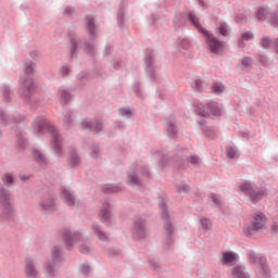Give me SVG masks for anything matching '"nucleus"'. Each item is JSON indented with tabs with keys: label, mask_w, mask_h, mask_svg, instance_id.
I'll use <instances>...</instances> for the list:
<instances>
[{
	"label": "nucleus",
	"mask_w": 278,
	"mask_h": 278,
	"mask_svg": "<svg viewBox=\"0 0 278 278\" xmlns=\"http://www.w3.org/2000/svg\"><path fill=\"white\" fill-rule=\"evenodd\" d=\"M195 108L197 114H200L201 116H210V114H213V116H220V108H218V104L215 102L208 103L206 106L200 104Z\"/></svg>",
	"instance_id": "obj_3"
},
{
	"label": "nucleus",
	"mask_w": 278,
	"mask_h": 278,
	"mask_svg": "<svg viewBox=\"0 0 278 278\" xmlns=\"http://www.w3.org/2000/svg\"><path fill=\"white\" fill-rule=\"evenodd\" d=\"M92 157H96V155H94V154H92Z\"/></svg>",
	"instance_id": "obj_51"
},
{
	"label": "nucleus",
	"mask_w": 278,
	"mask_h": 278,
	"mask_svg": "<svg viewBox=\"0 0 278 278\" xmlns=\"http://www.w3.org/2000/svg\"><path fill=\"white\" fill-rule=\"evenodd\" d=\"M48 270L51 273V267H48Z\"/></svg>",
	"instance_id": "obj_50"
},
{
	"label": "nucleus",
	"mask_w": 278,
	"mask_h": 278,
	"mask_svg": "<svg viewBox=\"0 0 278 278\" xmlns=\"http://www.w3.org/2000/svg\"><path fill=\"white\" fill-rule=\"evenodd\" d=\"M93 231L97 233L99 240H102V242H105L108 240V236L99 230V228H93Z\"/></svg>",
	"instance_id": "obj_21"
},
{
	"label": "nucleus",
	"mask_w": 278,
	"mask_h": 278,
	"mask_svg": "<svg viewBox=\"0 0 278 278\" xmlns=\"http://www.w3.org/2000/svg\"><path fill=\"white\" fill-rule=\"evenodd\" d=\"M81 128L83 129H89V130L93 129V131H101L103 129V127L101 126V124L99 122H94L92 124V122H90L89 119H85L81 123Z\"/></svg>",
	"instance_id": "obj_7"
},
{
	"label": "nucleus",
	"mask_w": 278,
	"mask_h": 278,
	"mask_svg": "<svg viewBox=\"0 0 278 278\" xmlns=\"http://www.w3.org/2000/svg\"><path fill=\"white\" fill-rule=\"evenodd\" d=\"M77 238H78L77 233H71V231L68 230L64 232V239L67 247H73V242H75Z\"/></svg>",
	"instance_id": "obj_11"
},
{
	"label": "nucleus",
	"mask_w": 278,
	"mask_h": 278,
	"mask_svg": "<svg viewBox=\"0 0 278 278\" xmlns=\"http://www.w3.org/2000/svg\"><path fill=\"white\" fill-rule=\"evenodd\" d=\"M86 21L88 23L89 33L94 34V20L92 17H86Z\"/></svg>",
	"instance_id": "obj_19"
},
{
	"label": "nucleus",
	"mask_w": 278,
	"mask_h": 278,
	"mask_svg": "<svg viewBox=\"0 0 278 278\" xmlns=\"http://www.w3.org/2000/svg\"><path fill=\"white\" fill-rule=\"evenodd\" d=\"M162 218L165 220V233L167 235V238H170V233H173V225H170V222L168 220V213H166V210H163Z\"/></svg>",
	"instance_id": "obj_10"
},
{
	"label": "nucleus",
	"mask_w": 278,
	"mask_h": 278,
	"mask_svg": "<svg viewBox=\"0 0 278 278\" xmlns=\"http://www.w3.org/2000/svg\"><path fill=\"white\" fill-rule=\"evenodd\" d=\"M36 66L34 65V63H28L26 66H25V74L26 75H31L35 71Z\"/></svg>",
	"instance_id": "obj_22"
},
{
	"label": "nucleus",
	"mask_w": 278,
	"mask_h": 278,
	"mask_svg": "<svg viewBox=\"0 0 278 278\" xmlns=\"http://www.w3.org/2000/svg\"><path fill=\"white\" fill-rule=\"evenodd\" d=\"M189 189H190V188H189L188 186H184V187H182V192H188Z\"/></svg>",
	"instance_id": "obj_47"
},
{
	"label": "nucleus",
	"mask_w": 278,
	"mask_h": 278,
	"mask_svg": "<svg viewBox=\"0 0 278 278\" xmlns=\"http://www.w3.org/2000/svg\"><path fill=\"white\" fill-rule=\"evenodd\" d=\"M217 36H229V27L227 23H220L216 29Z\"/></svg>",
	"instance_id": "obj_13"
},
{
	"label": "nucleus",
	"mask_w": 278,
	"mask_h": 278,
	"mask_svg": "<svg viewBox=\"0 0 278 278\" xmlns=\"http://www.w3.org/2000/svg\"><path fill=\"white\" fill-rule=\"evenodd\" d=\"M61 99L63 101H70L71 100V93L66 90H61Z\"/></svg>",
	"instance_id": "obj_26"
},
{
	"label": "nucleus",
	"mask_w": 278,
	"mask_h": 278,
	"mask_svg": "<svg viewBox=\"0 0 278 278\" xmlns=\"http://www.w3.org/2000/svg\"><path fill=\"white\" fill-rule=\"evenodd\" d=\"M226 151H227L228 157L233 159V157H238V155H239L238 152L236 151V149L232 147H228Z\"/></svg>",
	"instance_id": "obj_20"
},
{
	"label": "nucleus",
	"mask_w": 278,
	"mask_h": 278,
	"mask_svg": "<svg viewBox=\"0 0 278 278\" xmlns=\"http://www.w3.org/2000/svg\"><path fill=\"white\" fill-rule=\"evenodd\" d=\"M53 139H54L55 147H59L60 146V140L58 139V132L53 134Z\"/></svg>",
	"instance_id": "obj_39"
},
{
	"label": "nucleus",
	"mask_w": 278,
	"mask_h": 278,
	"mask_svg": "<svg viewBox=\"0 0 278 278\" xmlns=\"http://www.w3.org/2000/svg\"><path fill=\"white\" fill-rule=\"evenodd\" d=\"M260 62H261V64H266V58L260 56Z\"/></svg>",
	"instance_id": "obj_46"
},
{
	"label": "nucleus",
	"mask_w": 278,
	"mask_h": 278,
	"mask_svg": "<svg viewBox=\"0 0 278 278\" xmlns=\"http://www.w3.org/2000/svg\"><path fill=\"white\" fill-rule=\"evenodd\" d=\"M262 46L264 47V49H268L270 47V39L263 38Z\"/></svg>",
	"instance_id": "obj_32"
},
{
	"label": "nucleus",
	"mask_w": 278,
	"mask_h": 278,
	"mask_svg": "<svg viewBox=\"0 0 278 278\" xmlns=\"http://www.w3.org/2000/svg\"><path fill=\"white\" fill-rule=\"evenodd\" d=\"M134 236L137 238H144V225L136 223L134 227Z\"/></svg>",
	"instance_id": "obj_12"
},
{
	"label": "nucleus",
	"mask_w": 278,
	"mask_h": 278,
	"mask_svg": "<svg viewBox=\"0 0 278 278\" xmlns=\"http://www.w3.org/2000/svg\"><path fill=\"white\" fill-rule=\"evenodd\" d=\"M262 269L265 275H268V266L267 265H263Z\"/></svg>",
	"instance_id": "obj_44"
},
{
	"label": "nucleus",
	"mask_w": 278,
	"mask_h": 278,
	"mask_svg": "<svg viewBox=\"0 0 278 278\" xmlns=\"http://www.w3.org/2000/svg\"><path fill=\"white\" fill-rule=\"evenodd\" d=\"M189 18L191 23L203 34V36L206 38V43L208 46L211 53H220L223 51V42H220L214 35L210 34V31L205 30V28L201 27V23L199 22V18L193 13L189 14Z\"/></svg>",
	"instance_id": "obj_1"
},
{
	"label": "nucleus",
	"mask_w": 278,
	"mask_h": 278,
	"mask_svg": "<svg viewBox=\"0 0 278 278\" xmlns=\"http://www.w3.org/2000/svg\"><path fill=\"white\" fill-rule=\"evenodd\" d=\"M100 215L103 220H108L110 218V211L109 210L101 211Z\"/></svg>",
	"instance_id": "obj_30"
},
{
	"label": "nucleus",
	"mask_w": 278,
	"mask_h": 278,
	"mask_svg": "<svg viewBox=\"0 0 278 278\" xmlns=\"http://www.w3.org/2000/svg\"><path fill=\"white\" fill-rule=\"evenodd\" d=\"M41 207L45 210H52L53 208V201H49V202H41L40 203Z\"/></svg>",
	"instance_id": "obj_25"
},
{
	"label": "nucleus",
	"mask_w": 278,
	"mask_h": 278,
	"mask_svg": "<svg viewBox=\"0 0 278 278\" xmlns=\"http://www.w3.org/2000/svg\"><path fill=\"white\" fill-rule=\"evenodd\" d=\"M81 270L85 275H88L90 273V266L88 265H83Z\"/></svg>",
	"instance_id": "obj_34"
},
{
	"label": "nucleus",
	"mask_w": 278,
	"mask_h": 278,
	"mask_svg": "<svg viewBox=\"0 0 278 278\" xmlns=\"http://www.w3.org/2000/svg\"><path fill=\"white\" fill-rule=\"evenodd\" d=\"M266 9L262 8V9H258L257 13H256V16L258 18V21H264L266 18Z\"/></svg>",
	"instance_id": "obj_18"
},
{
	"label": "nucleus",
	"mask_w": 278,
	"mask_h": 278,
	"mask_svg": "<svg viewBox=\"0 0 278 278\" xmlns=\"http://www.w3.org/2000/svg\"><path fill=\"white\" fill-rule=\"evenodd\" d=\"M189 162L191 164H199V159L195 155H193V156H190Z\"/></svg>",
	"instance_id": "obj_36"
},
{
	"label": "nucleus",
	"mask_w": 278,
	"mask_h": 278,
	"mask_svg": "<svg viewBox=\"0 0 278 278\" xmlns=\"http://www.w3.org/2000/svg\"><path fill=\"white\" fill-rule=\"evenodd\" d=\"M240 190H241V192H244V194L250 197V199H252L253 203H257V201H260V199H262L264 197V194H266V192H264V191H256L255 189H253L251 184H248V182L241 185Z\"/></svg>",
	"instance_id": "obj_4"
},
{
	"label": "nucleus",
	"mask_w": 278,
	"mask_h": 278,
	"mask_svg": "<svg viewBox=\"0 0 278 278\" xmlns=\"http://www.w3.org/2000/svg\"><path fill=\"white\" fill-rule=\"evenodd\" d=\"M130 184H139L137 176H130Z\"/></svg>",
	"instance_id": "obj_40"
},
{
	"label": "nucleus",
	"mask_w": 278,
	"mask_h": 278,
	"mask_svg": "<svg viewBox=\"0 0 278 278\" xmlns=\"http://www.w3.org/2000/svg\"><path fill=\"white\" fill-rule=\"evenodd\" d=\"M70 121H71V115H67V116L65 117V122L68 123Z\"/></svg>",
	"instance_id": "obj_48"
},
{
	"label": "nucleus",
	"mask_w": 278,
	"mask_h": 278,
	"mask_svg": "<svg viewBox=\"0 0 278 278\" xmlns=\"http://www.w3.org/2000/svg\"><path fill=\"white\" fill-rule=\"evenodd\" d=\"M252 63H253V60H251V58H244L241 62L244 68H248V66H250Z\"/></svg>",
	"instance_id": "obj_27"
},
{
	"label": "nucleus",
	"mask_w": 278,
	"mask_h": 278,
	"mask_svg": "<svg viewBox=\"0 0 278 278\" xmlns=\"http://www.w3.org/2000/svg\"><path fill=\"white\" fill-rule=\"evenodd\" d=\"M80 253L88 254V253H90V249H88V248H80Z\"/></svg>",
	"instance_id": "obj_41"
},
{
	"label": "nucleus",
	"mask_w": 278,
	"mask_h": 278,
	"mask_svg": "<svg viewBox=\"0 0 278 278\" xmlns=\"http://www.w3.org/2000/svg\"><path fill=\"white\" fill-rule=\"evenodd\" d=\"M62 194L68 205L75 204V198L73 197V193L68 189H63Z\"/></svg>",
	"instance_id": "obj_14"
},
{
	"label": "nucleus",
	"mask_w": 278,
	"mask_h": 278,
	"mask_svg": "<svg viewBox=\"0 0 278 278\" xmlns=\"http://www.w3.org/2000/svg\"><path fill=\"white\" fill-rule=\"evenodd\" d=\"M25 275L28 278H35L38 277V270L36 269V266H34V262L27 261L25 264Z\"/></svg>",
	"instance_id": "obj_8"
},
{
	"label": "nucleus",
	"mask_w": 278,
	"mask_h": 278,
	"mask_svg": "<svg viewBox=\"0 0 278 278\" xmlns=\"http://www.w3.org/2000/svg\"><path fill=\"white\" fill-rule=\"evenodd\" d=\"M0 136H1V132H0Z\"/></svg>",
	"instance_id": "obj_52"
},
{
	"label": "nucleus",
	"mask_w": 278,
	"mask_h": 278,
	"mask_svg": "<svg viewBox=\"0 0 278 278\" xmlns=\"http://www.w3.org/2000/svg\"><path fill=\"white\" fill-rule=\"evenodd\" d=\"M119 114L122 116H131L132 112L130 109L123 108V109H119Z\"/></svg>",
	"instance_id": "obj_24"
},
{
	"label": "nucleus",
	"mask_w": 278,
	"mask_h": 278,
	"mask_svg": "<svg viewBox=\"0 0 278 278\" xmlns=\"http://www.w3.org/2000/svg\"><path fill=\"white\" fill-rule=\"evenodd\" d=\"M242 42L247 40H253V35L251 33H244L241 37Z\"/></svg>",
	"instance_id": "obj_29"
},
{
	"label": "nucleus",
	"mask_w": 278,
	"mask_h": 278,
	"mask_svg": "<svg viewBox=\"0 0 278 278\" xmlns=\"http://www.w3.org/2000/svg\"><path fill=\"white\" fill-rule=\"evenodd\" d=\"M167 131H169V134H176L175 125L170 124V125L167 127Z\"/></svg>",
	"instance_id": "obj_38"
},
{
	"label": "nucleus",
	"mask_w": 278,
	"mask_h": 278,
	"mask_svg": "<svg viewBox=\"0 0 278 278\" xmlns=\"http://www.w3.org/2000/svg\"><path fill=\"white\" fill-rule=\"evenodd\" d=\"M222 262L227 266H233V264H238V254L233 252H224Z\"/></svg>",
	"instance_id": "obj_6"
},
{
	"label": "nucleus",
	"mask_w": 278,
	"mask_h": 278,
	"mask_svg": "<svg viewBox=\"0 0 278 278\" xmlns=\"http://www.w3.org/2000/svg\"><path fill=\"white\" fill-rule=\"evenodd\" d=\"M52 256H53V260L60 257V249L54 248L52 251Z\"/></svg>",
	"instance_id": "obj_33"
},
{
	"label": "nucleus",
	"mask_w": 278,
	"mask_h": 278,
	"mask_svg": "<svg viewBox=\"0 0 278 278\" xmlns=\"http://www.w3.org/2000/svg\"><path fill=\"white\" fill-rule=\"evenodd\" d=\"M75 49H77V45H75V42H73V48L71 50V55H75Z\"/></svg>",
	"instance_id": "obj_42"
},
{
	"label": "nucleus",
	"mask_w": 278,
	"mask_h": 278,
	"mask_svg": "<svg viewBox=\"0 0 278 278\" xmlns=\"http://www.w3.org/2000/svg\"><path fill=\"white\" fill-rule=\"evenodd\" d=\"M24 89H26L28 92H31L34 90V80L28 77L26 80H23Z\"/></svg>",
	"instance_id": "obj_16"
},
{
	"label": "nucleus",
	"mask_w": 278,
	"mask_h": 278,
	"mask_svg": "<svg viewBox=\"0 0 278 278\" xmlns=\"http://www.w3.org/2000/svg\"><path fill=\"white\" fill-rule=\"evenodd\" d=\"M268 219L264 213H256L252 215L251 224L248 227V233L251 236L253 231H260L263 227H266Z\"/></svg>",
	"instance_id": "obj_2"
},
{
	"label": "nucleus",
	"mask_w": 278,
	"mask_h": 278,
	"mask_svg": "<svg viewBox=\"0 0 278 278\" xmlns=\"http://www.w3.org/2000/svg\"><path fill=\"white\" fill-rule=\"evenodd\" d=\"M271 23H273L274 25H278V17H277V16L273 17V18H271Z\"/></svg>",
	"instance_id": "obj_45"
},
{
	"label": "nucleus",
	"mask_w": 278,
	"mask_h": 278,
	"mask_svg": "<svg viewBox=\"0 0 278 278\" xmlns=\"http://www.w3.org/2000/svg\"><path fill=\"white\" fill-rule=\"evenodd\" d=\"M0 205L4 207L7 214H10L12 212V204H10V193L8 191L2 190L0 192Z\"/></svg>",
	"instance_id": "obj_5"
},
{
	"label": "nucleus",
	"mask_w": 278,
	"mask_h": 278,
	"mask_svg": "<svg viewBox=\"0 0 278 278\" xmlns=\"http://www.w3.org/2000/svg\"><path fill=\"white\" fill-rule=\"evenodd\" d=\"M195 89L198 92H201L203 90V81L201 79L195 80Z\"/></svg>",
	"instance_id": "obj_31"
},
{
	"label": "nucleus",
	"mask_w": 278,
	"mask_h": 278,
	"mask_svg": "<svg viewBox=\"0 0 278 278\" xmlns=\"http://www.w3.org/2000/svg\"><path fill=\"white\" fill-rule=\"evenodd\" d=\"M39 130L42 131V126L39 127Z\"/></svg>",
	"instance_id": "obj_49"
},
{
	"label": "nucleus",
	"mask_w": 278,
	"mask_h": 278,
	"mask_svg": "<svg viewBox=\"0 0 278 278\" xmlns=\"http://www.w3.org/2000/svg\"><path fill=\"white\" fill-rule=\"evenodd\" d=\"M3 181H4V184H7L9 186V184H12L14 181V178L12 177V175L5 174L3 176Z\"/></svg>",
	"instance_id": "obj_28"
},
{
	"label": "nucleus",
	"mask_w": 278,
	"mask_h": 278,
	"mask_svg": "<svg viewBox=\"0 0 278 278\" xmlns=\"http://www.w3.org/2000/svg\"><path fill=\"white\" fill-rule=\"evenodd\" d=\"M71 70L68 68V66H63L62 68H61V75H68V72H70Z\"/></svg>",
	"instance_id": "obj_35"
},
{
	"label": "nucleus",
	"mask_w": 278,
	"mask_h": 278,
	"mask_svg": "<svg viewBox=\"0 0 278 278\" xmlns=\"http://www.w3.org/2000/svg\"><path fill=\"white\" fill-rule=\"evenodd\" d=\"M212 200L214 201L215 205H220V198H218V195H212Z\"/></svg>",
	"instance_id": "obj_37"
},
{
	"label": "nucleus",
	"mask_w": 278,
	"mask_h": 278,
	"mask_svg": "<svg viewBox=\"0 0 278 278\" xmlns=\"http://www.w3.org/2000/svg\"><path fill=\"white\" fill-rule=\"evenodd\" d=\"M33 155L36 162L39 164H45V155H42V153H40L38 150H33Z\"/></svg>",
	"instance_id": "obj_17"
},
{
	"label": "nucleus",
	"mask_w": 278,
	"mask_h": 278,
	"mask_svg": "<svg viewBox=\"0 0 278 278\" xmlns=\"http://www.w3.org/2000/svg\"><path fill=\"white\" fill-rule=\"evenodd\" d=\"M71 160H72L73 164H77V162H79V159L77 157V155L72 156Z\"/></svg>",
	"instance_id": "obj_43"
},
{
	"label": "nucleus",
	"mask_w": 278,
	"mask_h": 278,
	"mask_svg": "<svg viewBox=\"0 0 278 278\" xmlns=\"http://www.w3.org/2000/svg\"><path fill=\"white\" fill-rule=\"evenodd\" d=\"M231 275L232 278H251V276H249L247 271H244V267L242 266L233 267Z\"/></svg>",
	"instance_id": "obj_9"
},
{
	"label": "nucleus",
	"mask_w": 278,
	"mask_h": 278,
	"mask_svg": "<svg viewBox=\"0 0 278 278\" xmlns=\"http://www.w3.org/2000/svg\"><path fill=\"white\" fill-rule=\"evenodd\" d=\"M223 90H225V86H223L220 84H215L213 86V92H215V94H220V92H223Z\"/></svg>",
	"instance_id": "obj_23"
},
{
	"label": "nucleus",
	"mask_w": 278,
	"mask_h": 278,
	"mask_svg": "<svg viewBox=\"0 0 278 278\" xmlns=\"http://www.w3.org/2000/svg\"><path fill=\"white\" fill-rule=\"evenodd\" d=\"M200 225V229L202 231H210V229H212V220L208 218H202Z\"/></svg>",
	"instance_id": "obj_15"
}]
</instances>
